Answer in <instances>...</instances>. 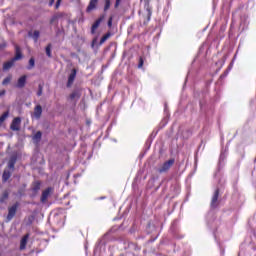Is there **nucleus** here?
Instances as JSON below:
<instances>
[{
    "label": "nucleus",
    "mask_w": 256,
    "mask_h": 256,
    "mask_svg": "<svg viewBox=\"0 0 256 256\" xmlns=\"http://www.w3.org/2000/svg\"><path fill=\"white\" fill-rule=\"evenodd\" d=\"M16 213H17V205H13L8 210V216H7L8 221H11V219H13V217H15Z\"/></svg>",
    "instance_id": "5"
},
{
    "label": "nucleus",
    "mask_w": 256,
    "mask_h": 256,
    "mask_svg": "<svg viewBox=\"0 0 256 256\" xmlns=\"http://www.w3.org/2000/svg\"><path fill=\"white\" fill-rule=\"evenodd\" d=\"M39 189H41V183L39 182H34L32 185V190L37 193V191H39Z\"/></svg>",
    "instance_id": "19"
},
{
    "label": "nucleus",
    "mask_w": 256,
    "mask_h": 256,
    "mask_svg": "<svg viewBox=\"0 0 256 256\" xmlns=\"http://www.w3.org/2000/svg\"><path fill=\"white\" fill-rule=\"evenodd\" d=\"M42 93H43V91H42V90H39V91H38V96H41Z\"/></svg>",
    "instance_id": "32"
},
{
    "label": "nucleus",
    "mask_w": 256,
    "mask_h": 256,
    "mask_svg": "<svg viewBox=\"0 0 256 256\" xmlns=\"http://www.w3.org/2000/svg\"><path fill=\"white\" fill-rule=\"evenodd\" d=\"M75 77H77V70L73 69L68 77L67 87H71L73 85V81H75Z\"/></svg>",
    "instance_id": "2"
},
{
    "label": "nucleus",
    "mask_w": 256,
    "mask_h": 256,
    "mask_svg": "<svg viewBox=\"0 0 256 256\" xmlns=\"http://www.w3.org/2000/svg\"><path fill=\"white\" fill-rule=\"evenodd\" d=\"M138 67L141 69V67H143V61H140Z\"/></svg>",
    "instance_id": "31"
},
{
    "label": "nucleus",
    "mask_w": 256,
    "mask_h": 256,
    "mask_svg": "<svg viewBox=\"0 0 256 256\" xmlns=\"http://www.w3.org/2000/svg\"><path fill=\"white\" fill-rule=\"evenodd\" d=\"M42 114H43V108L41 107V105H37L34 108L33 117H35V119H41Z\"/></svg>",
    "instance_id": "3"
},
{
    "label": "nucleus",
    "mask_w": 256,
    "mask_h": 256,
    "mask_svg": "<svg viewBox=\"0 0 256 256\" xmlns=\"http://www.w3.org/2000/svg\"><path fill=\"white\" fill-rule=\"evenodd\" d=\"M53 2H54V0H52V1L50 2V5H53Z\"/></svg>",
    "instance_id": "33"
},
{
    "label": "nucleus",
    "mask_w": 256,
    "mask_h": 256,
    "mask_svg": "<svg viewBox=\"0 0 256 256\" xmlns=\"http://www.w3.org/2000/svg\"><path fill=\"white\" fill-rule=\"evenodd\" d=\"M20 125H21V118H14L11 124L12 131H19Z\"/></svg>",
    "instance_id": "4"
},
{
    "label": "nucleus",
    "mask_w": 256,
    "mask_h": 256,
    "mask_svg": "<svg viewBox=\"0 0 256 256\" xmlns=\"http://www.w3.org/2000/svg\"><path fill=\"white\" fill-rule=\"evenodd\" d=\"M173 163H175V160H168L164 162L158 170L159 173H165L166 171H169V169H171V167L173 166Z\"/></svg>",
    "instance_id": "1"
},
{
    "label": "nucleus",
    "mask_w": 256,
    "mask_h": 256,
    "mask_svg": "<svg viewBox=\"0 0 256 256\" xmlns=\"http://www.w3.org/2000/svg\"><path fill=\"white\" fill-rule=\"evenodd\" d=\"M27 241H29V234H26L20 241V249L23 251L27 247Z\"/></svg>",
    "instance_id": "7"
},
{
    "label": "nucleus",
    "mask_w": 256,
    "mask_h": 256,
    "mask_svg": "<svg viewBox=\"0 0 256 256\" xmlns=\"http://www.w3.org/2000/svg\"><path fill=\"white\" fill-rule=\"evenodd\" d=\"M101 21H103V18H99L92 25V28H91L92 35H94L95 31H97V29L99 28V25H101Z\"/></svg>",
    "instance_id": "8"
},
{
    "label": "nucleus",
    "mask_w": 256,
    "mask_h": 256,
    "mask_svg": "<svg viewBox=\"0 0 256 256\" xmlns=\"http://www.w3.org/2000/svg\"><path fill=\"white\" fill-rule=\"evenodd\" d=\"M8 83H11V76L6 77L3 80L2 85H8Z\"/></svg>",
    "instance_id": "25"
},
{
    "label": "nucleus",
    "mask_w": 256,
    "mask_h": 256,
    "mask_svg": "<svg viewBox=\"0 0 256 256\" xmlns=\"http://www.w3.org/2000/svg\"><path fill=\"white\" fill-rule=\"evenodd\" d=\"M9 117V112H5L1 117H0V125Z\"/></svg>",
    "instance_id": "21"
},
{
    "label": "nucleus",
    "mask_w": 256,
    "mask_h": 256,
    "mask_svg": "<svg viewBox=\"0 0 256 256\" xmlns=\"http://www.w3.org/2000/svg\"><path fill=\"white\" fill-rule=\"evenodd\" d=\"M119 5H121V0H116L115 7H119Z\"/></svg>",
    "instance_id": "27"
},
{
    "label": "nucleus",
    "mask_w": 256,
    "mask_h": 256,
    "mask_svg": "<svg viewBox=\"0 0 256 256\" xmlns=\"http://www.w3.org/2000/svg\"><path fill=\"white\" fill-rule=\"evenodd\" d=\"M59 5H61V0H57V2H56V9H58Z\"/></svg>",
    "instance_id": "28"
},
{
    "label": "nucleus",
    "mask_w": 256,
    "mask_h": 256,
    "mask_svg": "<svg viewBox=\"0 0 256 256\" xmlns=\"http://www.w3.org/2000/svg\"><path fill=\"white\" fill-rule=\"evenodd\" d=\"M109 37H111V33H107V34H105L102 38H101V40H100V45H103V43H105V41H107V39H109Z\"/></svg>",
    "instance_id": "20"
},
{
    "label": "nucleus",
    "mask_w": 256,
    "mask_h": 256,
    "mask_svg": "<svg viewBox=\"0 0 256 256\" xmlns=\"http://www.w3.org/2000/svg\"><path fill=\"white\" fill-rule=\"evenodd\" d=\"M25 83H27V76L26 75H24V76H22L18 79L17 87H19L21 89V88L25 87Z\"/></svg>",
    "instance_id": "9"
},
{
    "label": "nucleus",
    "mask_w": 256,
    "mask_h": 256,
    "mask_svg": "<svg viewBox=\"0 0 256 256\" xmlns=\"http://www.w3.org/2000/svg\"><path fill=\"white\" fill-rule=\"evenodd\" d=\"M95 7H97V0H91L88 7H87V12H91L93 11V9H95Z\"/></svg>",
    "instance_id": "14"
},
{
    "label": "nucleus",
    "mask_w": 256,
    "mask_h": 256,
    "mask_svg": "<svg viewBox=\"0 0 256 256\" xmlns=\"http://www.w3.org/2000/svg\"><path fill=\"white\" fill-rule=\"evenodd\" d=\"M7 197H9V194L7 192H4L1 198V202L3 203V201H5V199H7Z\"/></svg>",
    "instance_id": "26"
},
{
    "label": "nucleus",
    "mask_w": 256,
    "mask_h": 256,
    "mask_svg": "<svg viewBox=\"0 0 256 256\" xmlns=\"http://www.w3.org/2000/svg\"><path fill=\"white\" fill-rule=\"evenodd\" d=\"M80 97H81V92L79 90L72 92L70 95V99L72 100L79 99Z\"/></svg>",
    "instance_id": "15"
},
{
    "label": "nucleus",
    "mask_w": 256,
    "mask_h": 256,
    "mask_svg": "<svg viewBox=\"0 0 256 256\" xmlns=\"http://www.w3.org/2000/svg\"><path fill=\"white\" fill-rule=\"evenodd\" d=\"M10 177H11V172L9 170H4L2 175L3 181H9Z\"/></svg>",
    "instance_id": "16"
},
{
    "label": "nucleus",
    "mask_w": 256,
    "mask_h": 256,
    "mask_svg": "<svg viewBox=\"0 0 256 256\" xmlns=\"http://www.w3.org/2000/svg\"><path fill=\"white\" fill-rule=\"evenodd\" d=\"M51 191H53V189L47 188V189L42 193V197H41L42 203H45V201H47V199L49 198V195H51Z\"/></svg>",
    "instance_id": "6"
},
{
    "label": "nucleus",
    "mask_w": 256,
    "mask_h": 256,
    "mask_svg": "<svg viewBox=\"0 0 256 256\" xmlns=\"http://www.w3.org/2000/svg\"><path fill=\"white\" fill-rule=\"evenodd\" d=\"M112 24H113V20L110 18L108 21V27H111Z\"/></svg>",
    "instance_id": "29"
},
{
    "label": "nucleus",
    "mask_w": 256,
    "mask_h": 256,
    "mask_svg": "<svg viewBox=\"0 0 256 256\" xmlns=\"http://www.w3.org/2000/svg\"><path fill=\"white\" fill-rule=\"evenodd\" d=\"M29 35H30V37L31 38H33L34 39V41H36L37 42V40L39 39V35H40V33H39V31L38 30H35L34 32H33V34H31V32L29 33Z\"/></svg>",
    "instance_id": "18"
},
{
    "label": "nucleus",
    "mask_w": 256,
    "mask_h": 256,
    "mask_svg": "<svg viewBox=\"0 0 256 256\" xmlns=\"http://www.w3.org/2000/svg\"><path fill=\"white\" fill-rule=\"evenodd\" d=\"M5 90H2V91H0V97H3V95H5Z\"/></svg>",
    "instance_id": "30"
},
{
    "label": "nucleus",
    "mask_w": 256,
    "mask_h": 256,
    "mask_svg": "<svg viewBox=\"0 0 256 256\" xmlns=\"http://www.w3.org/2000/svg\"><path fill=\"white\" fill-rule=\"evenodd\" d=\"M33 67H35V59L34 58H30L28 69H33Z\"/></svg>",
    "instance_id": "22"
},
{
    "label": "nucleus",
    "mask_w": 256,
    "mask_h": 256,
    "mask_svg": "<svg viewBox=\"0 0 256 256\" xmlns=\"http://www.w3.org/2000/svg\"><path fill=\"white\" fill-rule=\"evenodd\" d=\"M15 51H16V54H15L14 58H12V60L19 61V59H21L23 57V55L21 54V48H19V46H16Z\"/></svg>",
    "instance_id": "10"
},
{
    "label": "nucleus",
    "mask_w": 256,
    "mask_h": 256,
    "mask_svg": "<svg viewBox=\"0 0 256 256\" xmlns=\"http://www.w3.org/2000/svg\"><path fill=\"white\" fill-rule=\"evenodd\" d=\"M41 137H42V133H41V131H38L33 136V141H36V143H39L41 141Z\"/></svg>",
    "instance_id": "17"
},
{
    "label": "nucleus",
    "mask_w": 256,
    "mask_h": 256,
    "mask_svg": "<svg viewBox=\"0 0 256 256\" xmlns=\"http://www.w3.org/2000/svg\"><path fill=\"white\" fill-rule=\"evenodd\" d=\"M46 55L48 57H51V44H48L46 47Z\"/></svg>",
    "instance_id": "24"
},
{
    "label": "nucleus",
    "mask_w": 256,
    "mask_h": 256,
    "mask_svg": "<svg viewBox=\"0 0 256 256\" xmlns=\"http://www.w3.org/2000/svg\"><path fill=\"white\" fill-rule=\"evenodd\" d=\"M14 64H15V60H13V59L4 63V65H3L4 71H9V69H11Z\"/></svg>",
    "instance_id": "12"
},
{
    "label": "nucleus",
    "mask_w": 256,
    "mask_h": 256,
    "mask_svg": "<svg viewBox=\"0 0 256 256\" xmlns=\"http://www.w3.org/2000/svg\"><path fill=\"white\" fill-rule=\"evenodd\" d=\"M218 199H219V190H216V191L214 192L213 197H212V202H211V206H212V207H217V201H218Z\"/></svg>",
    "instance_id": "11"
},
{
    "label": "nucleus",
    "mask_w": 256,
    "mask_h": 256,
    "mask_svg": "<svg viewBox=\"0 0 256 256\" xmlns=\"http://www.w3.org/2000/svg\"><path fill=\"white\" fill-rule=\"evenodd\" d=\"M111 7V0H105L104 11H107Z\"/></svg>",
    "instance_id": "23"
},
{
    "label": "nucleus",
    "mask_w": 256,
    "mask_h": 256,
    "mask_svg": "<svg viewBox=\"0 0 256 256\" xmlns=\"http://www.w3.org/2000/svg\"><path fill=\"white\" fill-rule=\"evenodd\" d=\"M15 163H17V157L12 156L8 162V167L9 169H14L15 168Z\"/></svg>",
    "instance_id": "13"
}]
</instances>
